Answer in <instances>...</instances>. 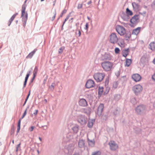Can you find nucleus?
Segmentation results:
<instances>
[{
  "label": "nucleus",
  "instance_id": "nucleus-32",
  "mask_svg": "<svg viewBox=\"0 0 155 155\" xmlns=\"http://www.w3.org/2000/svg\"><path fill=\"white\" fill-rule=\"evenodd\" d=\"M15 132V126L13 124L12 125L11 128V130L10 132V135H12Z\"/></svg>",
  "mask_w": 155,
  "mask_h": 155
},
{
  "label": "nucleus",
  "instance_id": "nucleus-35",
  "mask_svg": "<svg viewBox=\"0 0 155 155\" xmlns=\"http://www.w3.org/2000/svg\"><path fill=\"white\" fill-rule=\"evenodd\" d=\"M30 91H29L28 95H27L26 97V98L25 101L23 105V106H24L26 104V102H27V101L30 95Z\"/></svg>",
  "mask_w": 155,
  "mask_h": 155
},
{
  "label": "nucleus",
  "instance_id": "nucleus-59",
  "mask_svg": "<svg viewBox=\"0 0 155 155\" xmlns=\"http://www.w3.org/2000/svg\"><path fill=\"white\" fill-rule=\"evenodd\" d=\"M21 144V143H20L19 144H18L16 148H18L19 147H20Z\"/></svg>",
  "mask_w": 155,
  "mask_h": 155
},
{
  "label": "nucleus",
  "instance_id": "nucleus-13",
  "mask_svg": "<svg viewBox=\"0 0 155 155\" xmlns=\"http://www.w3.org/2000/svg\"><path fill=\"white\" fill-rule=\"evenodd\" d=\"M82 112L86 114L87 115L89 116L91 114L92 110L91 108L88 107L85 108H82Z\"/></svg>",
  "mask_w": 155,
  "mask_h": 155
},
{
  "label": "nucleus",
  "instance_id": "nucleus-2",
  "mask_svg": "<svg viewBox=\"0 0 155 155\" xmlns=\"http://www.w3.org/2000/svg\"><path fill=\"white\" fill-rule=\"evenodd\" d=\"M27 0H25L24 3L22 6V10L21 18H22V21L23 22V26L25 28L26 25V22L28 18V14L27 12H25V9L26 7V5L25 4Z\"/></svg>",
  "mask_w": 155,
  "mask_h": 155
},
{
  "label": "nucleus",
  "instance_id": "nucleus-26",
  "mask_svg": "<svg viewBox=\"0 0 155 155\" xmlns=\"http://www.w3.org/2000/svg\"><path fill=\"white\" fill-rule=\"evenodd\" d=\"M72 129L74 133H77L79 130V126L76 125L73 127Z\"/></svg>",
  "mask_w": 155,
  "mask_h": 155
},
{
  "label": "nucleus",
  "instance_id": "nucleus-24",
  "mask_svg": "<svg viewBox=\"0 0 155 155\" xmlns=\"http://www.w3.org/2000/svg\"><path fill=\"white\" fill-rule=\"evenodd\" d=\"M149 48L152 50H153L155 48V43L154 42H152L149 44Z\"/></svg>",
  "mask_w": 155,
  "mask_h": 155
},
{
  "label": "nucleus",
  "instance_id": "nucleus-18",
  "mask_svg": "<svg viewBox=\"0 0 155 155\" xmlns=\"http://www.w3.org/2000/svg\"><path fill=\"white\" fill-rule=\"evenodd\" d=\"M95 121V119H89L87 124V127L89 128H92Z\"/></svg>",
  "mask_w": 155,
  "mask_h": 155
},
{
  "label": "nucleus",
  "instance_id": "nucleus-44",
  "mask_svg": "<svg viewBox=\"0 0 155 155\" xmlns=\"http://www.w3.org/2000/svg\"><path fill=\"white\" fill-rule=\"evenodd\" d=\"M38 71V67L37 66H35L33 71V73L37 74Z\"/></svg>",
  "mask_w": 155,
  "mask_h": 155
},
{
  "label": "nucleus",
  "instance_id": "nucleus-51",
  "mask_svg": "<svg viewBox=\"0 0 155 155\" xmlns=\"http://www.w3.org/2000/svg\"><path fill=\"white\" fill-rule=\"evenodd\" d=\"M110 90V88L108 87H106V91L104 92V93H106V94H107Z\"/></svg>",
  "mask_w": 155,
  "mask_h": 155
},
{
  "label": "nucleus",
  "instance_id": "nucleus-58",
  "mask_svg": "<svg viewBox=\"0 0 155 155\" xmlns=\"http://www.w3.org/2000/svg\"><path fill=\"white\" fill-rule=\"evenodd\" d=\"M108 80L107 79L105 81V84H108Z\"/></svg>",
  "mask_w": 155,
  "mask_h": 155
},
{
  "label": "nucleus",
  "instance_id": "nucleus-53",
  "mask_svg": "<svg viewBox=\"0 0 155 155\" xmlns=\"http://www.w3.org/2000/svg\"><path fill=\"white\" fill-rule=\"evenodd\" d=\"M13 20L11 18H10L9 20L8 23V26H10V25L11 24Z\"/></svg>",
  "mask_w": 155,
  "mask_h": 155
},
{
  "label": "nucleus",
  "instance_id": "nucleus-39",
  "mask_svg": "<svg viewBox=\"0 0 155 155\" xmlns=\"http://www.w3.org/2000/svg\"><path fill=\"white\" fill-rule=\"evenodd\" d=\"M67 11L66 9H64L62 12L61 13L59 16V18L62 17L63 15L65 14L67 12Z\"/></svg>",
  "mask_w": 155,
  "mask_h": 155
},
{
  "label": "nucleus",
  "instance_id": "nucleus-21",
  "mask_svg": "<svg viewBox=\"0 0 155 155\" xmlns=\"http://www.w3.org/2000/svg\"><path fill=\"white\" fill-rule=\"evenodd\" d=\"M141 29V27H138L137 28L133 29L132 31V34L137 35L140 32V29Z\"/></svg>",
  "mask_w": 155,
  "mask_h": 155
},
{
  "label": "nucleus",
  "instance_id": "nucleus-22",
  "mask_svg": "<svg viewBox=\"0 0 155 155\" xmlns=\"http://www.w3.org/2000/svg\"><path fill=\"white\" fill-rule=\"evenodd\" d=\"M37 49H35L33 51H32L31 52L29 53V54L26 56V58H32L33 56L36 52V51H37Z\"/></svg>",
  "mask_w": 155,
  "mask_h": 155
},
{
  "label": "nucleus",
  "instance_id": "nucleus-1",
  "mask_svg": "<svg viewBox=\"0 0 155 155\" xmlns=\"http://www.w3.org/2000/svg\"><path fill=\"white\" fill-rule=\"evenodd\" d=\"M116 29L120 35L123 36L125 35L124 37L126 40L129 41L131 37V33L130 31H126L125 28L120 25H117L116 27Z\"/></svg>",
  "mask_w": 155,
  "mask_h": 155
},
{
  "label": "nucleus",
  "instance_id": "nucleus-14",
  "mask_svg": "<svg viewBox=\"0 0 155 155\" xmlns=\"http://www.w3.org/2000/svg\"><path fill=\"white\" fill-rule=\"evenodd\" d=\"M132 78L136 82L140 81L141 78L140 75L138 74H133L132 76Z\"/></svg>",
  "mask_w": 155,
  "mask_h": 155
},
{
  "label": "nucleus",
  "instance_id": "nucleus-17",
  "mask_svg": "<svg viewBox=\"0 0 155 155\" xmlns=\"http://www.w3.org/2000/svg\"><path fill=\"white\" fill-rule=\"evenodd\" d=\"M102 58L104 60H110L112 59V56L110 54L105 53L102 56Z\"/></svg>",
  "mask_w": 155,
  "mask_h": 155
},
{
  "label": "nucleus",
  "instance_id": "nucleus-47",
  "mask_svg": "<svg viewBox=\"0 0 155 155\" xmlns=\"http://www.w3.org/2000/svg\"><path fill=\"white\" fill-rule=\"evenodd\" d=\"M35 127L34 126H32L29 128V130L30 132H32L33 131L34 129L35 128Z\"/></svg>",
  "mask_w": 155,
  "mask_h": 155
},
{
  "label": "nucleus",
  "instance_id": "nucleus-48",
  "mask_svg": "<svg viewBox=\"0 0 155 155\" xmlns=\"http://www.w3.org/2000/svg\"><path fill=\"white\" fill-rule=\"evenodd\" d=\"M28 80H27L26 79H25V81L23 84V89L26 86L27 82Z\"/></svg>",
  "mask_w": 155,
  "mask_h": 155
},
{
  "label": "nucleus",
  "instance_id": "nucleus-56",
  "mask_svg": "<svg viewBox=\"0 0 155 155\" xmlns=\"http://www.w3.org/2000/svg\"><path fill=\"white\" fill-rule=\"evenodd\" d=\"M35 79L34 78H32L31 79V81H30L29 84H31V83H32L33 82V81Z\"/></svg>",
  "mask_w": 155,
  "mask_h": 155
},
{
  "label": "nucleus",
  "instance_id": "nucleus-34",
  "mask_svg": "<svg viewBox=\"0 0 155 155\" xmlns=\"http://www.w3.org/2000/svg\"><path fill=\"white\" fill-rule=\"evenodd\" d=\"M120 98V94H117L115 95L114 96V99L117 101H118Z\"/></svg>",
  "mask_w": 155,
  "mask_h": 155
},
{
  "label": "nucleus",
  "instance_id": "nucleus-50",
  "mask_svg": "<svg viewBox=\"0 0 155 155\" xmlns=\"http://www.w3.org/2000/svg\"><path fill=\"white\" fill-rule=\"evenodd\" d=\"M88 23H86V24L85 25V27L84 28V29L85 30H87V31L88 28Z\"/></svg>",
  "mask_w": 155,
  "mask_h": 155
},
{
  "label": "nucleus",
  "instance_id": "nucleus-43",
  "mask_svg": "<svg viewBox=\"0 0 155 155\" xmlns=\"http://www.w3.org/2000/svg\"><path fill=\"white\" fill-rule=\"evenodd\" d=\"M114 51L115 54H117L120 52V50L118 48L116 47L115 48Z\"/></svg>",
  "mask_w": 155,
  "mask_h": 155
},
{
  "label": "nucleus",
  "instance_id": "nucleus-8",
  "mask_svg": "<svg viewBox=\"0 0 155 155\" xmlns=\"http://www.w3.org/2000/svg\"><path fill=\"white\" fill-rule=\"evenodd\" d=\"M132 90L135 95H137L142 91L143 87L140 84L136 85L133 87Z\"/></svg>",
  "mask_w": 155,
  "mask_h": 155
},
{
  "label": "nucleus",
  "instance_id": "nucleus-19",
  "mask_svg": "<svg viewBox=\"0 0 155 155\" xmlns=\"http://www.w3.org/2000/svg\"><path fill=\"white\" fill-rule=\"evenodd\" d=\"M78 145L80 148L84 147L85 146V140L83 139H80L78 143Z\"/></svg>",
  "mask_w": 155,
  "mask_h": 155
},
{
  "label": "nucleus",
  "instance_id": "nucleus-63",
  "mask_svg": "<svg viewBox=\"0 0 155 155\" xmlns=\"http://www.w3.org/2000/svg\"><path fill=\"white\" fill-rule=\"evenodd\" d=\"M78 34H79V36H80L81 35V32L80 31H79Z\"/></svg>",
  "mask_w": 155,
  "mask_h": 155
},
{
  "label": "nucleus",
  "instance_id": "nucleus-33",
  "mask_svg": "<svg viewBox=\"0 0 155 155\" xmlns=\"http://www.w3.org/2000/svg\"><path fill=\"white\" fill-rule=\"evenodd\" d=\"M71 13H70L68 15H67V17H66V18H65V19L64 20V21L63 22V24L62 25V27H61V30H62V29H63V27L64 26V23H65L66 21L69 19V18L70 17Z\"/></svg>",
  "mask_w": 155,
  "mask_h": 155
},
{
  "label": "nucleus",
  "instance_id": "nucleus-23",
  "mask_svg": "<svg viewBox=\"0 0 155 155\" xmlns=\"http://www.w3.org/2000/svg\"><path fill=\"white\" fill-rule=\"evenodd\" d=\"M121 17L124 20L126 21H127L130 18V16L125 13L122 14Z\"/></svg>",
  "mask_w": 155,
  "mask_h": 155
},
{
  "label": "nucleus",
  "instance_id": "nucleus-3",
  "mask_svg": "<svg viewBox=\"0 0 155 155\" xmlns=\"http://www.w3.org/2000/svg\"><path fill=\"white\" fill-rule=\"evenodd\" d=\"M113 63L108 61H105L102 62L101 65L103 69L106 71L111 70L113 66Z\"/></svg>",
  "mask_w": 155,
  "mask_h": 155
},
{
  "label": "nucleus",
  "instance_id": "nucleus-27",
  "mask_svg": "<svg viewBox=\"0 0 155 155\" xmlns=\"http://www.w3.org/2000/svg\"><path fill=\"white\" fill-rule=\"evenodd\" d=\"M104 91V87H101L99 86L98 87V96H101L103 92Z\"/></svg>",
  "mask_w": 155,
  "mask_h": 155
},
{
  "label": "nucleus",
  "instance_id": "nucleus-10",
  "mask_svg": "<svg viewBox=\"0 0 155 155\" xmlns=\"http://www.w3.org/2000/svg\"><path fill=\"white\" fill-rule=\"evenodd\" d=\"M95 86L94 82L91 79L88 80L85 84L86 87L87 88H90L93 87Z\"/></svg>",
  "mask_w": 155,
  "mask_h": 155
},
{
  "label": "nucleus",
  "instance_id": "nucleus-60",
  "mask_svg": "<svg viewBox=\"0 0 155 155\" xmlns=\"http://www.w3.org/2000/svg\"><path fill=\"white\" fill-rule=\"evenodd\" d=\"M37 74L33 73V76L32 78L35 79Z\"/></svg>",
  "mask_w": 155,
  "mask_h": 155
},
{
  "label": "nucleus",
  "instance_id": "nucleus-62",
  "mask_svg": "<svg viewBox=\"0 0 155 155\" xmlns=\"http://www.w3.org/2000/svg\"><path fill=\"white\" fill-rule=\"evenodd\" d=\"M73 155H80V154L78 153H74Z\"/></svg>",
  "mask_w": 155,
  "mask_h": 155
},
{
  "label": "nucleus",
  "instance_id": "nucleus-42",
  "mask_svg": "<svg viewBox=\"0 0 155 155\" xmlns=\"http://www.w3.org/2000/svg\"><path fill=\"white\" fill-rule=\"evenodd\" d=\"M101 152L98 151L93 152L92 155H101Z\"/></svg>",
  "mask_w": 155,
  "mask_h": 155
},
{
  "label": "nucleus",
  "instance_id": "nucleus-15",
  "mask_svg": "<svg viewBox=\"0 0 155 155\" xmlns=\"http://www.w3.org/2000/svg\"><path fill=\"white\" fill-rule=\"evenodd\" d=\"M132 5L134 11L137 12L139 11L140 6L138 3L133 2L132 3Z\"/></svg>",
  "mask_w": 155,
  "mask_h": 155
},
{
  "label": "nucleus",
  "instance_id": "nucleus-55",
  "mask_svg": "<svg viewBox=\"0 0 155 155\" xmlns=\"http://www.w3.org/2000/svg\"><path fill=\"white\" fill-rule=\"evenodd\" d=\"M38 111V110H35V112H34L33 113L35 115H36L37 114Z\"/></svg>",
  "mask_w": 155,
  "mask_h": 155
},
{
  "label": "nucleus",
  "instance_id": "nucleus-28",
  "mask_svg": "<svg viewBox=\"0 0 155 155\" xmlns=\"http://www.w3.org/2000/svg\"><path fill=\"white\" fill-rule=\"evenodd\" d=\"M21 123V119H19L17 124V133L16 135H17L19 132L20 130Z\"/></svg>",
  "mask_w": 155,
  "mask_h": 155
},
{
  "label": "nucleus",
  "instance_id": "nucleus-11",
  "mask_svg": "<svg viewBox=\"0 0 155 155\" xmlns=\"http://www.w3.org/2000/svg\"><path fill=\"white\" fill-rule=\"evenodd\" d=\"M104 108V105L103 104H100L99 105L98 107L97 113H96L99 116H100L102 115Z\"/></svg>",
  "mask_w": 155,
  "mask_h": 155
},
{
  "label": "nucleus",
  "instance_id": "nucleus-37",
  "mask_svg": "<svg viewBox=\"0 0 155 155\" xmlns=\"http://www.w3.org/2000/svg\"><path fill=\"white\" fill-rule=\"evenodd\" d=\"M65 48L64 46H62L60 48L58 51V53L59 54H61L63 52Z\"/></svg>",
  "mask_w": 155,
  "mask_h": 155
},
{
  "label": "nucleus",
  "instance_id": "nucleus-12",
  "mask_svg": "<svg viewBox=\"0 0 155 155\" xmlns=\"http://www.w3.org/2000/svg\"><path fill=\"white\" fill-rule=\"evenodd\" d=\"M110 149L113 151L115 150L118 147V146L116 142L114 141H111L109 143Z\"/></svg>",
  "mask_w": 155,
  "mask_h": 155
},
{
  "label": "nucleus",
  "instance_id": "nucleus-41",
  "mask_svg": "<svg viewBox=\"0 0 155 155\" xmlns=\"http://www.w3.org/2000/svg\"><path fill=\"white\" fill-rule=\"evenodd\" d=\"M118 85L117 82L116 81H115L113 83V87L114 88H116L117 87Z\"/></svg>",
  "mask_w": 155,
  "mask_h": 155
},
{
  "label": "nucleus",
  "instance_id": "nucleus-46",
  "mask_svg": "<svg viewBox=\"0 0 155 155\" xmlns=\"http://www.w3.org/2000/svg\"><path fill=\"white\" fill-rule=\"evenodd\" d=\"M54 15L52 18L51 20L52 21H53L54 20V19L56 15V11L55 10L54 11Z\"/></svg>",
  "mask_w": 155,
  "mask_h": 155
},
{
  "label": "nucleus",
  "instance_id": "nucleus-25",
  "mask_svg": "<svg viewBox=\"0 0 155 155\" xmlns=\"http://www.w3.org/2000/svg\"><path fill=\"white\" fill-rule=\"evenodd\" d=\"M132 62V60L131 59H126V64L125 66L129 67L130 66Z\"/></svg>",
  "mask_w": 155,
  "mask_h": 155
},
{
  "label": "nucleus",
  "instance_id": "nucleus-20",
  "mask_svg": "<svg viewBox=\"0 0 155 155\" xmlns=\"http://www.w3.org/2000/svg\"><path fill=\"white\" fill-rule=\"evenodd\" d=\"M129 52V50L128 48L125 49L123 50L122 52L123 56L126 58L128 55Z\"/></svg>",
  "mask_w": 155,
  "mask_h": 155
},
{
  "label": "nucleus",
  "instance_id": "nucleus-31",
  "mask_svg": "<svg viewBox=\"0 0 155 155\" xmlns=\"http://www.w3.org/2000/svg\"><path fill=\"white\" fill-rule=\"evenodd\" d=\"M32 70V68H31V70L28 71L27 72V74L26 75L25 79L28 80V78L31 73V71Z\"/></svg>",
  "mask_w": 155,
  "mask_h": 155
},
{
  "label": "nucleus",
  "instance_id": "nucleus-57",
  "mask_svg": "<svg viewBox=\"0 0 155 155\" xmlns=\"http://www.w3.org/2000/svg\"><path fill=\"white\" fill-rule=\"evenodd\" d=\"M115 74L117 76V77H118L120 75L119 71L117 73H116Z\"/></svg>",
  "mask_w": 155,
  "mask_h": 155
},
{
  "label": "nucleus",
  "instance_id": "nucleus-49",
  "mask_svg": "<svg viewBox=\"0 0 155 155\" xmlns=\"http://www.w3.org/2000/svg\"><path fill=\"white\" fill-rule=\"evenodd\" d=\"M28 80H27L26 79H25V81L23 84V89L26 86L27 82Z\"/></svg>",
  "mask_w": 155,
  "mask_h": 155
},
{
  "label": "nucleus",
  "instance_id": "nucleus-40",
  "mask_svg": "<svg viewBox=\"0 0 155 155\" xmlns=\"http://www.w3.org/2000/svg\"><path fill=\"white\" fill-rule=\"evenodd\" d=\"M131 102L133 104H134L136 103V99L135 97H132L130 99Z\"/></svg>",
  "mask_w": 155,
  "mask_h": 155
},
{
  "label": "nucleus",
  "instance_id": "nucleus-16",
  "mask_svg": "<svg viewBox=\"0 0 155 155\" xmlns=\"http://www.w3.org/2000/svg\"><path fill=\"white\" fill-rule=\"evenodd\" d=\"M79 104L80 106L82 107H85L87 106V101L84 98L80 99Z\"/></svg>",
  "mask_w": 155,
  "mask_h": 155
},
{
  "label": "nucleus",
  "instance_id": "nucleus-38",
  "mask_svg": "<svg viewBox=\"0 0 155 155\" xmlns=\"http://www.w3.org/2000/svg\"><path fill=\"white\" fill-rule=\"evenodd\" d=\"M29 108V107H28L26 109V110H25L24 112V113L21 117L19 119H21V120L23 118H24V117H25V116L26 115V113H27V109Z\"/></svg>",
  "mask_w": 155,
  "mask_h": 155
},
{
  "label": "nucleus",
  "instance_id": "nucleus-30",
  "mask_svg": "<svg viewBox=\"0 0 155 155\" xmlns=\"http://www.w3.org/2000/svg\"><path fill=\"white\" fill-rule=\"evenodd\" d=\"M126 12L127 15L128 16H131L133 15L132 12L128 8H127L126 9Z\"/></svg>",
  "mask_w": 155,
  "mask_h": 155
},
{
  "label": "nucleus",
  "instance_id": "nucleus-7",
  "mask_svg": "<svg viewBox=\"0 0 155 155\" xmlns=\"http://www.w3.org/2000/svg\"><path fill=\"white\" fill-rule=\"evenodd\" d=\"M104 76V74L98 72L94 74V78L97 82H100L103 80Z\"/></svg>",
  "mask_w": 155,
  "mask_h": 155
},
{
  "label": "nucleus",
  "instance_id": "nucleus-45",
  "mask_svg": "<svg viewBox=\"0 0 155 155\" xmlns=\"http://www.w3.org/2000/svg\"><path fill=\"white\" fill-rule=\"evenodd\" d=\"M18 14V13H16L15 14H14L10 18L13 19V20L15 18V17Z\"/></svg>",
  "mask_w": 155,
  "mask_h": 155
},
{
  "label": "nucleus",
  "instance_id": "nucleus-9",
  "mask_svg": "<svg viewBox=\"0 0 155 155\" xmlns=\"http://www.w3.org/2000/svg\"><path fill=\"white\" fill-rule=\"evenodd\" d=\"M110 42L113 44L117 43L118 39L116 35V33L114 32L112 33L110 35Z\"/></svg>",
  "mask_w": 155,
  "mask_h": 155
},
{
  "label": "nucleus",
  "instance_id": "nucleus-5",
  "mask_svg": "<svg viewBox=\"0 0 155 155\" xmlns=\"http://www.w3.org/2000/svg\"><path fill=\"white\" fill-rule=\"evenodd\" d=\"M139 15H135L130 19V22L131 24L130 25L131 27H133L137 24L139 19Z\"/></svg>",
  "mask_w": 155,
  "mask_h": 155
},
{
  "label": "nucleus",
  "instance_id": "nucleus-54",
  "mask_svg": "<svg viewBox=\"0 0 155 155\" xmlns=\"http://www.w3.org/2000/svg\"><path fill=\"white\" fill-rule=\"evenodd\" d=\"M146 11H144L143 12H139V14L142 15L146 14Z\"/></svg>",
  "mask_w": 155,
  "mask_h": 155
},
{
  "label": "nucleus",
  "instance_id": "nucleus-29",
  "mask_svg": "<svg viewBox=\"0 0 155 155\" xmlns=\"http://www.w3.org/2000/svg\"><path fill=\"white\" fill-rule=\"evenodd\" d=\"M88 141L89 145L92 147L94 146L95 144V141L94 139L90 140L89 139H87Z\"/></svg>",
  "mask_w": 155,
  "mask_h": 155
},
{
  "label": "nucleus",
  "instance_id": "nucleus-64",
  "mask_svg": "<svg viewBox=\"0 0 155 155\" xmlns=\"http://www.w3.org/2000/svg\"><path fill=\"white\" fill-rule=\"evenodd\" d=\"M153 64H155V58H154L153 61Z\"/></svg>",
  "mask_w": 155,
  "mask_h": 155
},
{
  "label": "nucleus",
  "instance_id": "nucleus-52",
  "mask_svg": "<svg viewBox=\"0 0 155 155\" xmlns=\"http://www.w3.org/2000/svg\"><path fill=\"white\" fill-rule=\"evenodd\" d=\"M82 4H79L78 5L77 8L78 9H79L81 8L82 7Z\"/></svg>",
  "mask_w": 155,
  "mask_h": 155
},
{
  "label": "nucleus",
  "instance_id": "nucleus-4",
  "mask_svg": "<svg viewBox=\"0 0 155 155\" xmlns=\"http://www.w3.org/2000/svg\"><path fill=\"white\" fill-rule=\"evenodd\" d=\"M136 111L138 114L142 115L144 114L147 110L146 106L143 104L138 106L136 108Z\"/></svg>",
  "mask_w": 155,
  "mask_h": 155
},
{
  "label": "nucleus",
  "instance_id": "nucleus-61",
  "mask_svg": "<svg viewBox=\"0 0 155 155\" xmlns=\"http://www.w3.org/2000/svg\"><path fill=\"white\" fill-rule=\"evenodd\" d=\"M91 3H92L91 1L90 0L87 3V4L89 5H90V4H91Z\"/></svg>",
  "mask_w": 155,
  "mask_h": 155
},
{
  "label": "nucleus",
  "instance_id": "nucleus-36",
  "mask_svg": "<svg viewBox=\"0 0 155 155\" xmlns=\"http://www.w3.org/2000/svg\"><path fill=\"white\" fill-rule=\"evenodd\" d=\"M55 86V84L54 83H52L51 86H49V88L51 91H53L54 89V86Z\"/></svg>",
  "mask_w": 155,
  "mask_h": 155
},
{
  "label": "nucleus",
  "instance_id": "nucleus-6",
  "mask_svg": "<svg viewBox=\"0 0 155 155\" xmlns=\"http://www.w3.org/2000/svg\"><path fill=\"white\" fill-rule=\"evenodd\" d=\"M88 120V118L85 115H81L78 116V121L82 125H85Z\"/></svg>",
  "mask_w": 155,
  "mask_h": 155
}]
</instances>
